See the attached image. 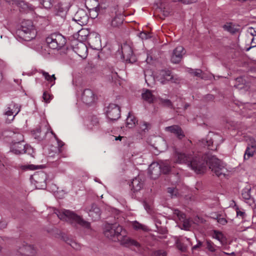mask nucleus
<instances>
[{
	"mask_svg": "<svg viewBox=\"0 0 256 256\" xmlns=\"http://www.w3.org/2000/svg\"><path fill=\"white\" fill-rule=\"evenodd\" d=\"M206 248L211 252H214L216 250V246L210 240H206Z\"/></svg>",
	"mask_w": 256,
	"mask_h": 256,
	"instance_id": "37",
	"label": "nucleus"
},
{
	"mask_svg": "<svg viewBox=\"0 0 256 256\" xmlns=\"http://www.w3.org/2000/svg\"><path fill=\"white\" fill-rule=\"evenodd\" d=\"M122 53L126 62L132 64L136 61V57L134 55L132 48L129 45L124 44L122 46Z\"/></svg>",
	"mask_w": 256,
	"mask_h": 256,
	"instance_id": "8",
	"label": "nucleus"
},
{
	"mask_svg": "<svg viewBox=\"0 0 256 256\" xmlns=\"http://www.w3.org/2000/svg\"><path fill=\"white\" fill-rule=\"evenodd\" d=\"M50 132L52 134L54 135V138H55L56 140L58 142V140H59L58 138L57 137L56 135L54 132L51 130L50 128Z\"/></svg>",
	"mask_w": 256,
	"mask_h": 256,
	"instance_id": "63",
	"label": "nucleus"
},
{
	"mask_svg": "<svg viewBox=\"0 0 256 256\" xmlns=\"http://www.w3.org/2000/svg\"><path fill=\"white\" fill-rule=\"evenodd\" d=\"M107 4L105 3H100L96 4L95 8L96 10L100 14H102L104 12L106 8Z\"/></svg>",
	"mask_w": 256,
	"mask_h": 256,
	"instance_id": "34",
	"label": "nucleus"
},
{
	"mask_svg": "<svg viewBox=\"0 0 256 256\" xmlns=\"http://www.w3.org/2000/svg\"><path fill=\"white\" fill-rule=\"evenodd\" d=\"M152 256H166V253L164 250H158L154 252Z\"/></svg>",
	"mask_w": 256,
	"mask_h": 256,
	"instance_id": "50",
	"label": "nucleus"
},
{
	"mask_svg": "<svg viewBox=\"0 0 256 256\" xmlns=\"http://www.w3.org/2000/svg\"><path fill=\"white\" fill-rule=\"evenodd\" d=\"M180 211L179 210H175L174 211V214L176 215L177 216H178V215H179L180 213Z\"/></svg>",
	"mask_w": 256,
	"mask_h": 256,
	"instance_id": "64",
	"label": "nucleus"
},
{
	"mask_svg": "<svg viewBox=\"0 0 256 256\" xmlns=\"http://www.w3.org/2000/svg\"><path fill=\"white\" fill-rule=\"evenodd\" d=\"M177 216L179 220L182 221L186 218L185 214L182 212H180V214Z\"/></svg>",
	"mask_w": 256,
	"mask_h": 256,
	"instance_id": "60",
	"label": "nucleus"
},
{
	"mask_svg": "<svg viewBox=\"0 0 256 256\" xmlns=\"http://www.w3.org/2000/svg\"><path fill=\"white\" fill-rule=\"evenodd\" d=\"M107 76L109 80L112 82H115L118 77L117 73L112 71L110 74H108Z\"/></svg>",
	"mask_w": 256,
	"mask_h": 256,
	"instance_id": "45",
	"label": "nucleus"
},
{
	"mask_svg": "<svg viewBox=\"0 0 256 256\" xmlns=\"http://www.w3.org/2000/svg\"><path fill=\"white\" fill-rule=\"evenodd\" d=\"M70 4L68 2H60L54 6V10L56 15L62 17L64 16L68 10Z\"/></svg>",
	"mask_w": 256,
	"mask_h": 256,
	"instance_id": "14",
	"label": "nucleus"
},
{
	"mask_svg": "<svg viewBox=\"0 0 256 256\" xmlns=\"http://www.w3.org/2000/svg\"><path fill=\"white\" fill-rule=\"evenodd\" d=\"M86 210L94 220H97L100 218V210L95 204H92L90 208H86Z\"/></svg>",
	"mask_w": 256,
	"mask_h": 256,
	"instance_id": "17",
	"label": "nucleus"
},
{
	"mask_svg": "<svg viewBox=\"0 0 256 256\" xmlns=\"http://www.w3.org/2000/svg\"><path fill=\"white\" fill-rule=\"evenodd\" d=\"M197 0H182V3L185 4H190L195 2Z\"/></svg>",
	"mask_w": 256,
	"mask_h": 256,
	"instance_id": "59",
	"label": "nucleus"
},
{
	"mask_svg": "<svg viewBox=\"0 0 256 256\" xmlns=\"http://www.w3.org/2000/svg\"><path fill=\"white\" fill-rule=\"evenodd\" d=\"M20 107L18 104L12 102L7 108L5 114L8 117L6 120L7 122H10L14 118V116L20 112Z\"/></svg>",
	"mask_w": 256,
	"mask_h": 256,
	"instance_id": "11",
	"label": "nucleus"
},
{
	"mask_svg": "<svg viewBox=\"0 0 256 256\" xmlns=\"http://www.w3.org/2000/svg\"><path fill=\"white\" fill-rule=\"evenodd\" d=\"M36 253V250L31 245H23L20 247L16 253V256H33Z\"/></svg>",
	"mask_w": 256,
	"mask_h": 256,
	"instance_id": "12",
	"label": "nucleus"
},
{
	"mask_svg": "<svg viewBox=\"0 0 256 256\" xmlns=\"http://www.w3.org/2000/svg\"><path fill=\"white\" fill-rule=\"evenodd\" d=\"M54 214L61 220L69 222L71 223L75 222L86 228H89L90 227V224L89 222L84 220L81 216L70 210L65 209L55 210Z\"/></svg>",
	"mask_w": 256,
	"mask_h": 256,
	"instance_id": "3",
	"label": "nucleus"
},
{
	"mask_svg": "<svg viewBox=\"0 0 256 256\" xmlns=\"http://www.w3.org/2000/svg\"><path fill=\"white\" fill-rule=\"evenodd\" d=\"M27 24H28V26L26 27L24 26V23L22 24V27L20 28L16 32V36L20 38H24V35L26 34L27 33H30L32 31H34L35 30L33 28V26L32 24V22L30 20H28Z\"/></svg>",
	"mask_w": 256,
	"mask_h": 256,
	"instance_id": "19",
	"label": "nucleus"
},
{
	"mask_svg": "<svg viewBox=\"0 0 256 256\" xmlns=\"http://www.w3.org/2000/svg\"><path fill=\"white\" fill-rule=\"evenodd\" d=\"M251 188L250 186H247L244 188L242 192V196L243 199L246 203L252 204L254 202L253 198L250 195Z\"/></svg>",
	"mask_w": 256,
	"mask_h": 256,
	"instance_id": "26",
	"label": "nucleus"
},
{
	"mask_svg": "<svg viewBox=\"0 0 256 256\" xmlns=\"http://www.w3.org/2000/svg\"><path fill=\"white\" fill-rule=\"evenodd\" d=\"M183 222L182 224V229H184L185 230H188L190 227V224L189 222V220L187 219H184L183 220H182Z\"/></svg>",
	"mask_w": 256,
	"mask_h": 256,
	"instance_id": "49",
	"label": "nucleus"
},
{
	"mask_svg": "<svg viewBox=\"0 0 256 256\" xmlns=\"http://www.w3.org/2000/svg\"><path fill=\"white\" fill-rule=\"evenodd\" d=\"M132 227L136 230H142L143 231H146L148 229L147 227L137 222H134L132 224Z\"/></svg>",
	"mask_w": 256,
	"mask_h": 256,
	"instance_id": "38",
	"label": "nucleus"
},
{
	"mask_svg": "<svg viewBox=\"0 0 256 256\" xmlns=\"http://www.w3.org/2000/svg\"><path fill=\"white\" fill-rule=\"evenodd\" d=\"M160 224H161V222L160 220H155V225L157 228V230L158 231H159L160 232H164V230H162V228L161 226H160Z\"/></svg>",
	"mask_w": 256,
	"mask_h": 256,
	"instance_id": "53",
	"label": "nucleus"
},
{
	"mask_svg": "<svg viewBox=\"0 0 256 256\" xmlns=\"http://www.w3.org/2000/svg\"><path fill=\"white\" fill-rule=\"evenodd\" d=\"M46 40L49 48L53 50H60L66 44L64 36L58 32L50 34L46 38Z\"/></svg>",
	"mask_w": 256,
	"mask_h": 256,
	"instance_id": "4",
	"label": "nucleus"
},
{
	"mask_svg": "<svg viewBox=\"0 0 256 256\" xmlns=\"http://www.w3.org/2000/svg\"><path fill=\"white\" fill-rule=\"evenodd\" d=\"M174 160L179 164H186L197 174L204 172L208 165L212 172L219 178H224L226 169L222 161L216 156L210 152L206 153L200 156L198 154L184 153L177 150L175 151Z\"/></svg>",
	"mask_w": 256,
	"mask_h": 256,
	"instance_id": "1",
	"label": "nucleus"
},
{
	"mask_svg": "<svg viewBox=\"0 0 256 256\" xmlns=\"http://www.w3.org/2000/svg\"><path fill=\"white\" fill-rule=\"evenodd\" d=\"M78 38L80 41L88 40L90 44H94L92 46H95L94 44H99L100 42V36L96 34H89L88 31L86 29H82L78 32Z\"/></svg>",
	"mask_w": 256,
	"mask_h": 256,
	"instance_id": "6",
	"label": "nucleus"
},
{
	"mask_svg": "<svg viewBox=\"0 0 256 256\" xmlns=\"http://www.w3.org/2000/svg\"><path fill=\"white\" fill-rule=\"evenodd\" d=\"M70 242H67L70 244V245L74 249L78 250L80 248V246L76 242L70 240Z\"/></svg>",
	"mask_w": 256,
	"mask_h": 256,
	"instance_id": "52",
	"label": "nucleus"
},
{
	"mask_svg": "<svg viewBox=\"0 0 256 256\" xmlns=\"http://www.w3.org/2000/svg\"><path fill=\"white\" fill-rule=\"evenodd\" d=\"M185 52L184 49L182 46H177L173 50L171 56V62L173 64H178L181 61Z\"/></svg>",
	"mask_w": 256,
	"mask_h": 256,
	"instance_id": "13",
	"label": "nucleus"
},
{
	"mask_svg": "<svg viewBox=\"0 0 256 256\" xmlns=\"http://www.w3.org/2000/svg\"><path fill=\"white\" fill-rule=\"evenodd\" d=\"M202 243L200 241L198 240V244L196 245H195L192 247V250H196L198 248H200L202 246Z\"/></svg>",
	"mask_w": 256,
	"mask_h": 256,
	"instance_id": "56",
	"label": "nucleus"
},
{
	"mask_svg": "<svg viewBox=\"0 0 256 256\" xmlns=\"http://www.w3.org/2000/svg\"><path fill=\"white\" fill-rule=\"evenodd\" d=\"M159 100L160 103L164 106L170 108H173V104L170 100L164 99L163 98H160Z\"/></svg>",
	"mask_w": 256,
	"mask_h": 256,
	"instance_id": "36",
	"label": "nucleus"
},
{
	"mask_svg": "<svg viewBox=\"0 0 256 256\" xmlns=\"http://www.w3.org/2000/svg\"><path fill=\"white\" fill-rule=\"evenodd\" d=\"M144 185L143 182L139 177L132 179L130 186L134 192H138L142 189Z\"/></svg>",
	"mask_w": 256,
	"mask_h": 256,
	"instance_id": "27",
	"label": "nucleus"
},
{
	"mask_svg": "<svg viewBox=\"0 0 256 256\" xmlns=\"http://www.w3.org/2000/svg\"><path fill=\"white\" fill-rule=\"evenodd\" d=\"M42 98L46 102L48 103L50 102L52 99V96H50L46 92H44L43 93Z\"/></svg>",
	"mask_w": 256,
	"mask_h": 256,
	"instance_id": "48",
	"label": "nucleus"
},
{
	"mask_svg": "<svg viewBox=\"0 0 256 256\" xmlns=\"http://www.w3.org/2000/svg\"><path fill=\"white\" fill-rule=\"evenodd\" d=\"M236 214H237V215L238 216H240L242 217H243L244 215V212H242V211H240V210H237L236 211Z\"/></svg>",
	"mask_w": 256,
	"mask_h": 256,
	"instance_id": "62",
	"label": "nucleus"
},
{
	"mask_svg": "<svg viewBox=\"0 0 256 256\" xmlns=\"http://www.w3.org/2000/svg\"><path fill=\"white\" fill-rule=\"evenodd\" d=\"M24 38H22L20 39L25 41H30L36 37V30L32 31L30 33H27Z\"/></svg>",
	"mask_w": 256,
	"mask_h": 256,
	"instance_id": "35",
	"label": "nucleus"
},
{
	"mask_svg": "<svg viewBox=\"0 0 256 256\" xmlns=\"http://www.w3.org/2000/svg\"><path fill=\"white\" fill-rule=\"evenodd\" d=\"M224 28L230 32V33H234L236 32V29L232 26L231 24H227L223 26Z\"/></svg>",
	"mask_w": 256,
	"mask_h": 256,
	"instance_id": "44",
	"label": "nucleus"
},
{
	"mask_svg": "<svg viewBox=\"0 0 256 256\" xmlns=\"http://www.w3.org/2000/svg\"><path fill=\"white\" fill-rule=\"evenodd\" d=\"M50 130V126L48 123H44L39 128L36 130V136L39 140H42L46 134Z\"/></svg>",
	"mask_w": 256,
	"mask_h": 256,
	"instance_id": "23",
	"label": "nucleus"
},
{
	"mask_svg": "<svg viewBox=\"0 0 256 256\" xmlns=\"http://www.w3.org/2000/svg\"><path fill=\"white\" fill-rule=\"evenodd\" d=\"M90 14L92 18H95L100 14L94 7L93 8H90Z\"/></svg>",
	"mask_w": 256,
	"mask_h": 256,
	"instance_id": "47",
	"label": "nucleus"
},
{
	"mask_svg": "<svg viewBox=\"0 0 256 256\" xmlns=\"http://www.w3.org/2000/svg\"><path fill=\"white\" fill-rule=\"evenodd\" d=\"M40 73L42 74L45 80L51 84V86L55 84L56 78L54 74L50 75L49 74L43 70H41Z\"/></svg>",
	"mask_w": 256,
	"mask_h": 256,
	"instance_id": "30",
	"label": "nucleus"
},
{
	"mask_svg": "<svg viewBox=\"0 0 256 256\" xmlns=\"http://www.w3.org/2000/svg\"><path fill=\"white\" fill-rule=\"evenodd\" d=\"M72 20L82 26L88 24L89 17L86 10L83 9H80L74 14Z\"/></svg>",
	"mask_w": 256,
	"mask_h": 256,
	"instance_id": "10",
	"label": "nucleus"
},
{
	"mask_svg": "<svg viewBox=\"0 0 256 256\" xmlns=\"http://www.w3.org/2000/svg\"><path fill=\"white\" fill-rule=\"evenodd\" d=\"M138 36L142 40H146L151 37L150 34L144 32H140Z\"/></svg>",
	"mask_w": 256,
	"mask_h": 256,
	"instance_id": "51",
	"label": "nucleus"
},
{
	"mask_svg": "<svg viewBox=\"0 0 256 256\" xmlns=\"http://www.w3.org/2000/svg\"><path fill=\"white\" fill-rule=\"evenodd\" d=\"M218 141H222L220 136L219 135L212 134V135H208L205 139L200 140V144L210 150H216L220 144Z\"/></svg>",
	"mask_w": 256,
	"mask_h": 256,
	"instance_id": "5",
	"label": "nucleus"
},
{
	"mask_svg": "<svg viewBox=\"0 0 256 256\" xmlns=\"http://www.w3.org/2000/svg\"><path fill=\"white\" fill-rule=\"evenodd\" d=\"M250 141V144H248L245 151L244 156V160H248L256 152V142L254 139H252Z\"/></svg>",
	"mask_w": 256,
	"mask_h": 256,
	"instance_id": "24",
	"label": "nucleus"
},
{
	"mask_svg": "<svg viewBox=\"0 0 256 256\" xmlns=\"http://www.w3.org/2000/svg\"><path fill=\"white\" fill-rule=\"evenodd\" d=\"M106 114L110 120H116L120 118V108L117 104H110L107 107Z\"/></svg>",
	"mask_w": 256,
	"mask_h": 256,
	"instance_id": "7",
	"label": "nucleus"
},
{
	"mask_svg": "<svg viewBox=\"0 0 256 256\" xmlns=\"http://www.w3.org/2000/svg\"><path fill=\"white\" fill-rule=\"evenodd\" d=\"M217 222L218 223H220L222 225H224L227 223V220L224 218H220V217L218 218Z\"/></svg>",
	"mask_w": 256,
	"mask_h": 256,
	"instance_id": "55",
	"label": "nucleus"
},
{
	"mask_svg": "<svg viewBox=\"0 0 256 256\" xmlns=\"http://www.w3.org/2000/svg\"><path fill=\"white\" fill-rule=\"evenodd\" d=\"M160 165L162 166V172L166 174L168 173L170 170V167L168 164H161Z\"/></svg>",
	"mask_w": 256,
	"mask_h": 256,
	"instance_id": "43",
	"label": "nucleus"
},
{
	"mask_svg": "<svg viewBox=\"0 0 256 256\" xmlns=\"http://www.w3.org/2000/svg\"><path fill=\"white\" fill-rule=\"evenodd\" d=\"M30 148V146L24 144L23 142H16L12 143L11 152L16 154H22L26 152Z\"/></svg>",
	"mask_w": 256,
	"mask_h": 256,
	"instance_id": "9",
	"label": "nucleus"
},
{
	"mask_svg": "<svg viewBox=\"0 0 256 256\" xmlns=\"http://www.w3.org/2000/svg\"><path fill=\"white\" fill-rule=\"evenodd\" d=\"M158 78L162 84H165L166 82L172 80V76L170 70H162L160 71Z\"/></svg>",
	"mask_w": 256,
	"mask_h": 256,
	"instance_id": "22",
	"label": "nucleus"
},
{
	"mask_svg": "<svg viewBox=\"0 0 256 256\" xmlns=\"http://www.w3.org/2000/svg\"><path fill=\"white\" fill-rule=\"evenodd\" d=\"M139 126L142 132H146L148 130L150 124L146 122H140L139 124Z\"/></svg>",
	"mask_w": 256,
	"mask_h": 256,
	"instance_id": "39",
	"label": "nucleus"
},
{
	"mask_svg": "<svg viewBox=\"0 0 256 256\" xmlns=\"http://www.w3.org/2000/svg\"><path fill=\"white\" fill-rule=\"evenodd\" d=\"M27 169L30 170H34L38 168V166H35L33 164H29L26 166Z\"/></svg>",
	"mask_w": 256,
	"mask_h": 256,
	"instance_id": "58",
	"label": "nucleus"
},
{
	"mask_svg": "<svg viewBox=\"0 0 256 256\" xmlns=\"http://www.w3.org/2000/svg\"><path fill=\"white\" fill-rule=\"evenodd\" d=\"M57 143H58V147L59 148H62V146L64 145V142H62L60 140H58Z\"/></svg>",
	"mask_w": 256,
	"mask_h": 256,
	"instance_id": "61",
	"label": "nucleus"
},
{
	"mask_svg": "<svg viewBox=\"0 0 256 256\" xmlns=\"http://www.w3.org/2000/svg\"><path fill=\"white\" fill-rule=\"evenodd\" d=\"M142 99L148 103H152L154 102L156 98L152 94L151 90H146L142 94Z\"/></svg>",
	"mask_w": 256,
	"mask_h": 256,
	"instance_id": "28",
	"label": "nucleus"
},
{
	"mask_svg": "<svg viewBox=\"0 0 256 256\" xmlns=\"http://www.w3.org/2000/svg\"><path fill=\"white\" fill-rule=\"evenodd\" d=\"M96 96L90 89H85L82 95V100L86 104H92L96 100Z\"/></svg>",
	"mask_w": 256,
	"mask_h": 256,
	"instance_id": "15",
	"label": "nucleus"
},
{
	"mask_svg": "<svg viewBox=\"0 0 256 256\" xmlns=\"http://www.w3.org/2000/svg\"><path fill=\"white\" fill-rule=\"evenodd\" d=\"M213 238L218 240L221 243H222L225 240V238L222 233L220 232L214 230Z\"/></svg>",
	"mask_w": 256,
	"mask_h": 256,
	"instance_id": "33",
	"label": "nucleus"
},
{
	"mask_svg": "<svg viewBox=\"0 0 256 256\" xmlns=\"http://www.w3.org/2000/svg\"><path fill=\"white\" fill-rule=\"evenodd\" d=\"M8 136L12 138V143L16 142H23L24 140L23 135L18 132H10Z\"/></svg>",
	"mask_w": 256,
	"mask_h": 256,
	"instance_id": "29",
	"label": "nucleus"
},
{
	"mask_svg": "<svg viewBox=\"0 0 256 256\" xmlns=\"http://www.w3.org/2000/svg\"><path fill=\"white\" fill-rule=\"evenodd\" d=\"M166 132L174 134L178 139H182L185 135L182 129L178 125H173L165 128Z\"/></svg>",
	"mask_w": 256,
	"mask_h": 256,
	"instance_id": "21",
	"label": "nucleus"
},
{
	"mask_svg": "<svg viewBox=\"0 0 256 256\" xmlns=\"http://www.w3.org/2000/svg\"><path fill=\"white\" fill-rule=\"evenodd\" d=\"M10 4L16 5L23 10H34V7L31 5L22 0H6Z\"/></svg>",
	"mask_w": 256,
	"mask_h": 256,
	"instance_id": "20",
	"label": "nucleus"
},
{
	"mask_svg": "<svg viewBox=\"0 0 256 256\" xmlns=\"http://www.w3.org/2000/svg\"><path fill=\"white\" fill-rule=\"evenodd\" d=\"M104 235L114 241L118 240L126 246H134L139 250L140 244L137 241L126 236V232L117 223L106 224L104 228Z\"/></svg>",
	"mask_w": 256,
	"mask_h": 256,
	"instance_id": "2",
	"label": "nucleus"
},
{
	"mask_svg": "<svg viewBox=\"0 0 256 256\" xmlns=\"http://www.w3.org/2000/svg\"><path fill=\"white\" fill-rule=\"evenodd\" d=\"M202 70L200 69H196L195 70H190V73L192 74L194 76L198 77V78H202Z\"/></svg>",
	"mask_w": 256,
	"mask_h": 256,
	"instance_id": "46",
	"label": "nucleus"
},
{
	"mask_svg": "<svg viewBox=\"0 0 256 256\" xmlns=\"http://www.w3.org/2000/svg\"><path fill=\"white\" fill-rule=\"evenodd\" d=\"M148 173L152 178L156 179L162 173V166L158 162H152L149 166Z\"/></svg>",
	"mask_w": 256,
	"mask_h": 256,
	"instance_id": "16",
	"label": "nucleus"
},
{
	"mask_svg": "<svg viewBox=\"0 0 256 256\" xmlns=\"http://www.w3.org/2000/svg\"><path fill=\"white\" fill-rule=\"evenodd\" d=\"M7 222L4 220H0V229L6 228L7 226Z\"/></svg>",
	"mask_w": 256,
	"mask_h": 256,
	"instance_id": "57",
	"label": "nucleus"
},
{
	"mask_svg": "<svg viewBox=\"0 0 256 256\" xmlns=\"http://www.w3.org/2000/svg\"><path fill=\"white\" fill-rule=\"evenodd\" d=\"M54 0H41V4L46 8H50L53 4Z\"/></svg>",
	"mask_w": 256,
	"mask_h": 256,
	"instance_id": "41",
	"label": "nucleus"
},
{
	"mask_svg": "<svg viewBox=\"0 0 256 256\" xmlns=\"http://www.w3.org/2000/svg\"><path fill=\"white\" fill-rule=\"evenodd\" d=\"M168 192L170 194L172 198L178 196L180 195L178 189L176 188H168Z\"/></svg>",
	"mask_w": 256,
	"mask_h": 256,
	"instance_id": "40",
	"label": "nucleus"
},
{
	"mask_svg": "<svg viewBox=\"0 0 256 256\" xmlns=\"http://www.w3.org/2000/svg\"><path fill=\"white\" fill-rule=\"evenodd\" d=\"M246 84V80L242 77H239L236 80V84L234 86L238 89H242L244 88V85Z\"/></svg>",
	"mask_w": 256,
	"mask_h": 256,
	"instance_id": "32",
	"label": "nucleus"
},
{
	"mask_svg": "<svg viewBox=\"0 0 256 256\" xmlns=\"http://www.w3.org/2000/svg\"><path fill=\"white\" fill-rule=\"evenodd\" d=\"M136 122H137L136 118L129 113L126 120V126L129 128H132L135 126Z\"/></svg>",
	"mask_w": 256,
	"mask_h": 256,
	"instance_id": "31",
	"label": "nucleus"
},
{
	"mask_svg": "<svg viewBox=\"0 0 256 256\" xmlns=\"http://www.w3.org/2000/svg\"><path fill=\"white\" fill-rule=\"evenodd\" d=\"M176 244L177 248L182 252H185L187 247L184 244L182 243L178 240H176Z\"/></svg>",
	"mask_w": 256,
	"mask_h": 256,
	"instance_id": "42",
	"label": "nucleus"
},
{
	"mask_svg": "<svg viewBox=\"0 0 256 256\" xmlns=\"http://www.w3.org/2000/svg\"><path fill=\"white\" fill-rule=\"evenodd\" d=\"M247 32L248 34H250L252 36H253V37L256 36V31L252 27L249 28Z\"/></svg>",
	"mask_w": 256,
	"mask_h": 256,
	"instance_id": "54",
	"label": "nucleus"
},
{
	"mask_svg": "<svg viewBox=\"0 0 256 256\" xmlns=\"http://www.w3.org/2000/svg\"><path fill=\"white\" fill-rule=\"evenodd\" d=\"M74 50L81 58H85L88 54V48L85 44L79 42L74 47Z\"/></svg>",
	"mask_w": 256,
	"mask_h": 256,
	"instance_id": "18",
	"label": "nucleus"
},
{
	"mask_svg": "<svg viewBox=\"0 0 256 256\" xmlns=\"http://www.w3.org/2000/svg\"><path fill=\"white\" fill-rule=\"evenodd\" d=\"M124 20V16L120 14H116L110 23V26L112 28H119L122 24Z\"/></svg>",
	"mask_w": 256,
	"mask_h": 256,
	"instance_id": "25",
	"label": "nucleus"
}]
</instances>
